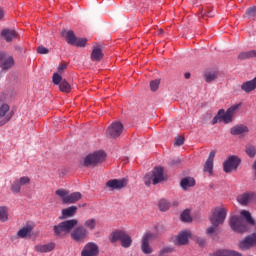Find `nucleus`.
<instances>
[{"label": "nucleus", "mask_w": 256, "mask_h": 256, "mask_svg": "<svg viewBox=\"0 0 256 256\" xmlns=\"http://www.w3.org/2000/svg\"><path fill=\"white\" fill-rule=\"evenodd\" d=\"M75 213H77V206H70L62 210L61 219H69V217H73Z\"/></svg>", "instance_id": "nucleus-29"}, {"label": "nucleus", "mask_w": 256, "mask_h": 256, "mask_svg": "<svg viewBox=\"0 0 256 256\" xmlns=\"http://www.w3.org/2000/svg\"><path fill=\"white\" fill-rule=\"evenodd\" d=\"M117 241H121V245L125 249H129V247H131L133 243V239H131V236H129V234H127V232L123 230H119L112 233L111 242L117 243Z\"/></svg>", "instance_id": "nucleus-6"}, {"label": "nucleus", "mask_w": 256, "mask_h": 256, "mask_svg": "<svg viewBox=\"0 0 256 256\" xmlns=\"http://www.w3.org/2000/svg\"><path fill=\"white\" fill-rule=\"evenodd\" d=\"M34 249L37 253H51V251L55 249V243L50 242L48 244H39L36 245Z\"/></svg>", "instance_id": "nucleus-25"}, {"label": "nucleus", "mask_w": 256, "mask_h": 256, "mask_svg": "<svg viewBox=\"0 0 256 256\" xmlns=\"http://www.w3.org/2000/svg\"><path fill=\"white\" fill-rule=\"evenodd\" d=\"M170 205H172V207H177L179 205V201L174 200L172 203H170Z\"/></svg>", "instance_id": "nucleus-50"}, {"label": "nucleus", "mask_w": 256, "mask_h": 256, "mask_svg": "<svg viewBox=\"0 0 256 256\" xmlns=\"http://www.w3.org/2000/svg\"><path fill=\"white\" fill-rule=\"evenodd\" d=\"M209 17H211V14H208Z\"/></svg>", "instance_id": "nucleus-55"}, {"label": "nucleus", "mask_w": 256, "mask_h": 256, "mask_svg": "<svg viewBox=\"0 0 256 256\" xmlns=\"http://www.w3.org/2000/svg\"><path fill=\"white\" fill-rule=\"evenodd\" d=\"M81 256H99V245L95 242H88L81 251Z\"/></svg>", "instance_id": "nucleus-14"}, {"label": "nucleus", "mask_w": 256, "mask_h": 256, "mask_svg": "<svg viewBox=\"0 0 256 256\" xmlns=\"http://www.w3.org/2000/svg\"><path fill=\"white\" fill-rule=\"evenodd\" d=\"M197 243H199V245H205V240L203 238H197Z\"/></svg>", "instance_id": "nucleus-49"}, {"label": "nucleus", "mask_w": 256, "mask_h": 256, "mask_svg": "<svg viewBox=\"0 0 256 256\" xmlns=\"http://www.w3.org/2000/svg\"><path fill=\"white\" fill-rule=\"evenodd\" d=\"M37 51L40 53V55H47V53H49V49L45 48L44 46H39Z\"/></svg>", "instance_id": "nucleus-45"}, {"label": "nucleus", "mask_w": 256, "mask_h": 256, "mask_svg": "<svg viewBox=\"0 0 256 256\" xmlns=\"http://www.w3.org/2000/svg\"><path fill=\"white\" fill-rule=\"evenodd\" d=\"M185 143V138L179 136L175 139L174 145H176L177 147H181V145H183Z\"/></svg>", "instance_id": "nucleus-43"}, {"label": "nucleus", "mask_w": 256, "mask_h": 256, "mask_svg": "<svg viewBox=\"0 0 256 256\" xmlns=\"http://www.w3.org/2000/svg\"><path fill=\"white\" fill-rule=\"evenodd\" d=\"M56 195L62 199V202L65 204H73L80 201L82 195L80 192H73L69 194V191L65 189H58L56 190Z\"/></svg>", "instance_id": "nucleus-5"}, {"label": "nucleus", "mask_w": 256, "mask_h": 256, "mask_svg": "<svg viewBox=\"0 0 256 256\" xmlns=\"http://www.w3.org/2000/svg\"><path fill=\"white\" fill-rule=\"evenodd\" d=\"M106 187L109 188V191H119L121 189H124V187H127V179H112L106 182Z\"/></svg>", "instance_id": "nucleus-15"}, {"label": "nucleus", "mask_w": 256, "mask_h": 256, "mask_svg": "<svg viewBox=\"0 0 256 256\" xmlns=\"http://www.w3.org/2000/svg\"><path fill=\"white\" fill-rule=\"evenodd\" d=\"M180 186L184 191H187V189L195 187V179L192 177H185L181 180Z\"/></svg>", "instance_id": "nucleus-27"}, {"label": "nucleus", "mask_w": 256, "mask_h": 256, "mask_svg": "<svg viewBox=\"0 0 256 256\" xmlns=\"http://www.w3.org/2000/svg\"><path fill=\"white\" fill-rule=\"evenodd\" d=\"M227 217V210L223 207H216L212 210V214L210 215V222L213 227H219V225H223L225 223V219Z\"/></svg>", "instance_id": "nucleus-4"}, {"label": "nucleus", "mask_w": 256, "mask_h": 256, "mask_svg": "<svg viewBox=\"0 0 256 256\" xmlns=\"http://www.w3.org/2000/svg\"><path fill=\"white\" fill-rule=\"evenodd\" d=\"M107 159V154L103 150H98L92 154H89L84 159V165L86 167H91V165H99Z\"/></svg>", "instance_id": "nucleus-7"}, {"label": "nucleus", "mask_w": 256, "mask_h": 256, "mask_svg": "<svg viewBox=\"0 0 256 256\" xmlns=\"http://www.w3.org/2000/svg\"><path fill=\"white\" fill-rule=\"evenodd\" d=\"M241 164V159L237 156H229L223 163V170L225 173L237 171V167Z\"/></svg>", "instance_id": "nucleus-10"}, {"label": "nucleus", "mask_w": 256, "mask_h": 256, "mask_svg": "<svg viewBox=\"0 0 256 256\" xmlns=\"http://www.w3.org/2000/svg\"><path fill=\"white\" fill-rule=\"evenodd\" d=\"M190 77H191V74H190V73H186V74H185V78H186V79H189Z\"/></svg>", "instance_id": "nucleus-52"}, {"label": "nucleus", "mask_w": 256, "mask_h": 256, "mask_svg": "<svg viewBox=\"0 0 256 256\" xmlns=\"http://www.w3.org/2000/svg\"><path fill=\"white\" fill-rule=\"evenodd\" d=\"M171 207V202L165 200V199H161L159 201V209L160 211H169Z\"/></svg>", "instance_id": "nucleus-35"}, {"label": "nucleus", "mask_w": 256, "mask_h": 256, "mask_svg": "<svg viewBox=\"0 0 256 256\" xmlns=\"http://www.w3.org/2000/svg\"><path fill=\"white\" fill-rule=\"evenodd\" d=\"M15 65L13 56H7L3 52H0V67L2 69H11Z\"/></svg>", "instance_id": "nucleus-19"}, {"label": "nucleus", "mask_w": 256, "mask_h": 256, "mask_svg": "<svg viewBox=\"0 0 256 256\" xmlns=\"http://www.w3.org/2000/svg\"><path fill=\"white\" fill-rule=\"evenodd\" d=\"M33 229H35V225L33 223L26 224L17 232V237L19 239H26V237H31Z\"/></svg>", "instance_id": "nucleus-20"}, {"label": "nucleus", "mask_w": 256, "mask_h": 256, "mask_svg": "<svg viewBox=\"0 0 256 256\" xmlns=\"http://www.w3.org/2000/svg\"><path fill=\"white\" fill-rule=\"evenodd\" d=\"M7 221H9V208L0 206V223H7Z\"/></svg>", "instance_id": "nucleus-30"}, {"label": "nucleus", "mask_w": 256, "mask_h": 256, "mask_svg": "<svg viewBox=\"0 0 256 256\" xmlns=\"http://www.w3.org/2000/svg\"><path fill=\"white\" fill-rule=\"evenodd\" d=\"M3 17H5V12L2 8H0V19H2Z\"/></svg>", "instance_id": "nucleus-51"}, {"label": "nucleus", "mask_w": 256, "mask_h": 256, "mask_svg": "<svg viewBox=\"0 0 256 256\" xmlns=\"http://www.w3.org/2000/svg\"><path fill=\"white\" fill-rule=\"evenodd\" d=\"M77 225H79V220L77 219L66 220L54 226V234L57 237H63L67 233H71Z\"/></svg>", "instance_id": "nucleus-2"}, {"label": "nucleus", "mask_w": 256, "mask_h": 256, "mask_svg": "<svg viewBox=\"0 0 256 256\" xmlns=\"http://www.w3.org/2000/svg\"><path fill=\"white\" fill-rule=\"evenodd\" d=\"M219 121H221V117L219 116V111H218V114L212 120V125H216V123H219Z\"/></svg>", "instance_id": "nucleus-47"}, {"label": "nucleus", "mask_w": 256, "mask_h": 256, "mask_svg": "<svg viewBox=\"0 0 256 256\" xmlns=\"http://www.w3.org/2000/svg\"><path fill=\"white\" fill-rule=\"evenodd\" d=\"M231 135H247L249 128L243 124L236 125L230 129Z\"/></svg>", "instance_id": "nucleus-26"}, {"label": "nucleus", "mask_w": 256, "mask_h": 256, "mask_svg": "<svg viewBox=\"0 0 256 256\" xmlns=\"http://www.w3.org/2000/svg\"><path fill=\"white\" fill-rule=\"evenodd\" d=\"M245 151H246V155H248V157L253 158L256 155V147L253 146L252 144H247Z\"/></svg>", "instance_id": "nucleus-36"}, {"label": "nucleus", "mask_w": 256, "mask_h": 256, "mask_svg": "<svg viewBox=\"0 0 256 256\" xmlns=\"http://www.w3.org/2000/svg\"><path fill=\"white\" fill-rule=\"evenodd\" d=\"M87 38H76V42H74L75 47H85L87 45Z\"/></svg>", "instance_id": "nucleus-39"}, {"label": "nucleus", "mask_w": 256, "mask_h": 256, "mask_svg": "<svg viewBox=\"0 0 256 256\" xmlns=\"http://www.w3.org/2000/svg\"><path fill=\"white\" fill-rule=\"evenodd\" d=\"M9 110H10V107L7 104H3L0 106V117H3V119L0 121V127H3V125L11 121V117H13V113L10 112Z\"/></svg>", "instance_id": "nucleus-18"}, {"label": "nucleus", "mask_w": 256, "mask_h": 256, "mask_svg": "<svg viewBox=\"0 0 256 256\" xmlns=\"http://www.w3.org/2000/svg\"><path fill=\"white\" fill-rule=\"evenodd\" d=\"M160 33H163V30H162V29H160Z\"/></svg>", "instance_id": "nucleus-53"}, {"label": "nucleus", "mask_w": 256, "mask_h": 256, "mask_svg": "<svg viewBox=\"0 0 256 256\" xmlns=\"http://www.w3.org/2000/svg\"><path fill=\"white\" fill-rule=\"evenodd\" d=\"M18 33L15 30H11V29H4L1 32V36L4 38V41H6L7 43H11V41H13V39H17L18 37Z\"/></svg>", "instance_id": "nucleus-24"}, {"label": "nucleus", "mask_w": 256, "mask_h": 256, "mask_svg": "<svg viewBox=\"0 0 256 256\" xmlns=\"http://www.w3.org/2000/svg\"><path fill=\"white\" fill-rule=\"evenodd\" d=\"M63 35L65 36L67 43H69V45H75V43L77 41V37L75 36V33H73V31L65 30L63 32Z\"/></svg>", "instance_id": "nucleus-31"}, {"label": "nucleus", "mask_w": 256, "mask_h": 256, "mask_svg": "<svg viewBox=\"0 0 256 256\" xmlns=\"http://www.w3.org/2000/svg\"><path fill=\"white\" fill-rule=\"evenodd\" d=\"M248 225H255V220L251 217V212L241 210L240 216L234 215L230 218V227L235 233H247L249 231Z\"/></svg>", "instance_id": "nucleus-1"}, {"label": "nucleus", "mask_w": 256, "mask_h": 256, "mask_svg": "<svg viewBox=\"0 0 256 256\" xmlns=\"http://www.w3.org/2000/svg\"><path fill=\"white\" fill-rule=\"evenodd\" d=\"M88 236L89 233L87 232V229H85V227L83 226H78L71 233V239L76 243H83Z\"/></svg>", "instance_id": "nucleus-11"}, {"label": "nucleus", "mask_w": 256, "mask_h": 256, "mask_svg": "<svg viewBox=\"0 0 256 256\" xmlns=\"http://www.w3.org/2000/svg\"><path fill=\"white\" fill-rule=\"evenodd\" d=\"M238 57H239V59H253V57H256V50L242 52L239 54Z\"/></svg>", "instance_id": "nucleus-34"}, {"label": "nucleus", "mask_w": 256, "mask_h": 256, "mask_svg": "<svg viewBox=\"0 0 256 256\" xmlns=\"http://www.w3.org/2000/svg\"><path fill=\"white\" fill-rule=\"evenodd\" d=\"M210 256H241V253L235 251V250H218Z\"/></svg>", "instance_id": "nucleus-28"}, {"label": "nucleus", "mask_w": 256, "mask_h": 256, "mask_svg": "<svg viewBox=\"0 0 256 256\" xmlns=\"http://www.w3.org/2000/svg\"><path fill=\"white\" fill-rule=\"evenodd\" d=\"M161 84V80L156 79L150 82L151 91H157L159 89V85Z\"/></svg>", "instance_id": "nucleus-40"}, {"label": "nucleus", "mask_w": 256, "mask_h": 256, "mask_svg": "<svg viewBox=\"0 0 256 256\" xmlns=\"http://www.w3.org/2000/svg\"><path fill=\"white\" fill-rule=\"evenodd\" d=\"M218 112H219L220 121H222L223 123L228 124L233 121V116L225 112L224 109H221Z\"/></svg>", "instance_id": "nucleus-32"}, {"label": "nucleus", "mask_w": 256, "mask_h": 256, "mask_svg": "<svg viewBox=\"0 0 256 256\" xmlns=\"http://www.w3.org/2000/svg\"><path fill=\"white\" fill-rule=\"evenodd\" d=\"M215 226H212V227H209L208 229H207V234L208 235H213V233H215Z\"/></svg>", "instance_id": "nucleus-48"}, {"label": "nucleus", "mask_w": 256, "mask_h": 256, "mask_svg": "<svg viewBox=\"0 0 256 256\" xmlns=\"http://www.w3.org/2000/svg\"><path fill=\"white\" fill-rule=\"evenodd\" d=\"M165 180V176L163 175V168L156 167L154 170L144 176V183L147 187L153 183V185H157V183H161V181Z\"/></svg>", "instance_id": "nucleus-3"}, {"label": "nucleus", "mask_w": 256, "mask_h": 256, "mask_svg": "<svg viewBox=\"0 0 256 256\" xmlns=\"http://www.w3.org/2000/svg\"><path fill=\"white\" fill-rule=\"evenodd\" d=\"M154 239H157V234H155L154 232L148 231L142 235V238H141L142 253H144L145 255H151V253H153V248H151V245L149 243Z\"/></svg>", "instance_id": "nucleus-8"}, {"label": "nucleus", "mask_w": 256, "mask_h": 256, "mask_svg": "<svg viewBox=\"0 0 256 256\" xmlns=\"http://www.w3.org/2000/svg\"><path fill=\"white\" fill-rule=\"evenodd\" d=\"M246 15L251 18L256 17V7L248 8L246 11Z\"/></svg>", "instance_id": "nucleus-42"}, {"label": "nucleus", "mask_w": 256, "mask_h": 256, "mask_svg": "<svg viewBox=\"0 0 256 256\" xmlns=\"http://www.w3.org/2000/svg\"><path fill=\"white\" fill-rule=\"evenodd\" d=\"M65 69H67V64H59L57 71L61 74L63 71H65Z\"/></svg>", "instance_id": "nucleus-46"}, {"label": "nucleus", "mask_w": 256, "mask_h": 256, "mask_svg": "<svg viewBox=\"0 0 256 256\" xmlns=\"http://www.w3.org/2000/svg\"><path fill=\"white\" fill-rule=\"evenodd\" d=\"M103 59V51L99 47H95L92 50L91 60L92 61H101Z\"/></svg>", "instance_id": "nucleus-33"}, {"label": "nucleus", "mask_w": 256, "mask_h": 256, "mask_svg": "<svg viewBox=\"0 0 256 256\" xmlns=\"http://www.w3.org/2000/svg\"><path fill=\"white\" fill-rule=\"evenodd\" d=\"M241 107V104H234L233 106H231L230 108H228L226 110V112L233 117V115H235L238 111V109Z\"/></svg>", "instance_id": "nucleus-38"}, {"label": "nucleus", "mask_w": 256, "mask_h": 256, "mask_svg": "<svg viewBox=\"0 0 256 256\" xmlns=\"http://www.w3.org/2000/svg\"><path fill=\"white\" fill-rule=\"evenodd\" d=\"M25 185H31V178L29 176H22L15 179L10 185V190L14 195H19L21 193V187H25Z\"/></svg>", "instance_id": "nucleus-9"}, {"label": "nucleus", "mask_w": 256, "mask_h": 256, "mask_svg": "<svg viewBox=\"0 0 256 256\" xmlns=\"http://www.w3.org/2000/svg\"><path fill=\"white\" fill-rule=\"evenodd\" d=\"M84 229H87V233L89 231H96L99 229V220L97 218H88L84 221Z\"/></svg>", "instance_id": "nucleus-22"}, {"label": "nucleus", "mask_w": 256, "mask_h": 256, "mask_svg": "<svg viewBox=\"0 0 256 256\" xmlns=\"http://www.w3.org/2000/svg\"><path fill=\"white\" fill-rule=\"evenodd\" d=\"M165 253H173V247L166 246V247L162 248V250L160 251V254L165 255Z\"/></svg>", "instance_id": "nucleus-44"}, {"label": "nucleus", "mask_w": 256, "mask_h": 256, "mask_svg": "<svg viewBox=\"0 0 256 256\" xmlns=\"http://www.w3.org/2000/svg\"><path fill=\"white\" fill-rule=\"evenodd\" d=\"M171 165H175V162H172Z\"/></svg>", "instance_id": "nucleus-54"}, {"label": "nucleus", "mask_w": 256, "mask_h": 256, "mask_svg": "<svg viewBox=\"0 0 256 256\" xmlns=\"http://www.w3.org/2000/svg\"><path fill=\"white\" fill-rule=\"evenodd\" d=\"M52 81L54 85H59V89L62 93H69L71 91V84H69L67 80H63L59 73L53 74Z\"/></svg>", "instance_id": "nucleus-12"}, {"label": "nucleus", "mask_w": 256, "mask_h": 256, "mask_svg": "<svg viewBox=\"0 0 256 256\" xmlns=\"http://www.w3.org/2000/svg\"><path fill=\"white\" fill-rule=\"evenodd\" d=\"M181 220L185 223H191V213L189 210H184L181 214Z\"/></svg>", "instance_id": "nucleus-37"}, {"label": "nucleus", "mask_w": 256, "mask_h": 256, "mask_svg": "<svg viewBox=\"0 0 256 256\" xmlns=\"http://www.w3.org/2000/svg\"><path fill=\"white\" fill-rule=\"evenodd\" d=\"M252 247H256V233H253L252 235L246 236L239 243V248L242 251H247L248 249H251Z\"/></svg>", "instance_id": "nucleus-16"}, {"label": "nucleus", "mask_w": 256, "mask_h": 256, "mask_svg": "<svg viewBox=\"0 0 256 256\" xmlns=\"http://www.w3.org/2000/svg\"><path fill=\"white\" fill-rule=\"evenodd\" d=\"M255 199V193L245 192L238 196L237 201L240 205H249Z\"/></svg>", "instance_id": "nucleus-21"}, {"label": "nucleus", "mask_w": 256, "mask_h": 256, "mask_svg": "<svg viewBox=\"0 0 256 256\" xmlns=\"http://www.w3.org/2000/svg\"><path fill=\"white\" fill-rule=\"evenodd\" d=\"M189 239H191V231L183 230L178 235L172 238L174 245H188Z\"/></svg>", "instance_id": "nucleus-13"}, {"label": "nucleus", "mask_w": 256, "mask_h": 256, "mask_svg": "<svg viewBox=\"0 0 256 256\" xmlns=\"http://www.w3.org/2000/svg\"><path fill=\"white\" fill-rule=\"evenodd\" d=\"M215 155L216 152L211 151L204 165V171L205 173H209V175H213V161H215Z\"/></svg>", "instance_id": "nucleus-23"}, {"label": "nucleus", "mask_w": 256, "mask_h": 256, "mask_svg": "<svg viewBox=\"0 0 256 256\" xmlns=\"http://www.w3.org/2000/svg\"><path fill=\"white\" fill-rule=\"evenodd\" d=\"M216 79H217V74H215V73L206 74L207 83H211V81H215Z\"/></svg>", "instance_id": "nucleus-41"}, {"label": "nucleus", "mask_w": 256, "mask_h": 256, "mask_svg": "<svg viewBox=\"0 0 256 256\" xmlns=\"http://www.w3.org/2000/svg\"><path fill=\"white\" fill-rule=\"evenodd\" d=\"M121 133H123V124L121 122H113L107 129V135L112 139H116Z\"/></svg>", "instance_id": "nucleus-17"}]
</instances>
